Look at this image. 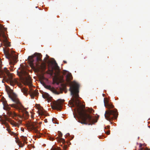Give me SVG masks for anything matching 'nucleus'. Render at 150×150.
Instances as JSON below:
<instances>
[{
    "instance_id": "f257e3e1",
    "label": "nucleus",
    "mask_w": 150,
    "mask_h": 150,
    "mask_svg": "<svg viewBox=\"0 0 150 150\" xmlns=\"http://www.w3.org/2000/svg\"><path fill=\"white\" fill-rule=\"evenodd\" d=\"M79 84L75 82H73L71 84L69 91L73 98L69 102L71 107L75 106L76 107L79 115V122L82 124L92 125L97 122V119H95L94 117L87 113L86 110L81 108V103L78 99L79 97Z\"/></svg>"
},
{
    "instance_id": "f03ea898",
    "label": "nucleus",
    "mask_w": 150,
    "mask_h": 150,
    "mask_svg": "<svg viewBox=\"0 0 150 150\" xmlns=\"http://www.w3.org/2000/svg\"><path fill=\"white\" fill-rule=\"evenodd\" d=\"M42 57L41 54L35 53L34 55L28 57L30 66L36 71H39L41 70L44 71L46 69L45 64L42 62L41 59Z\"/></svg>"
},
{
    "instance_id": "7ed1b4c3",
    "label": "nucleus",
    "mask_w": 150,
    "mask_h": 150,
    "mask_svg": "<svg viewBox=\"0 0 150 150\" xmlns=\"http://www.w3.org/2000/svg\"><path fill=\"white\" fill-rule=\"evenodd\" d=\"M6 91L9 97L11 98L13 101L15 103V104L11 105V107L18 110L20 112H22V115H21L20 116L21 118L24 119H28L29 117L28 112L26 110L25 108L23 106L17 98L15 97H13L11 96V94L12 93V90L10 89V90L8 91L7 89H6Z\"/></svg>"
},
{
    "instance_id": "20e7f679",
    "label": "nucleus",
    "mask_w": 150,
    "mask_h": 150,
    "mask_svg": "<svg viewBox=\"0 0 150 150\" xmlns=\"http://www.w3.org/2000/svg\"><path fill=\"white\" fill-rule=\"evenodd\" d=\"M2 77L6 82L12 86H14L16 84L18 83L17 79H13L12 74L6 67L4 68L3 70L0 69V78Z\"/></svg>"
},
{
    "instance_id": "39448f33",
    "label": "nucleus",
    "mask_w": 150,
    "mask_h": 150,
    "mask_svg": "<svg viewBox=\"0 0 150 150\" xmlns=\"http://www.w3.org/2000/svg\"><path fill=\"white\" fill-rule=\"evenodd\" d=\"M118 112L116 109L113 110H106L105 114V118L110 121L112 120L116 119L118 116Z\"/></svg>"
},
{
    "instance_id": "423d86ee",
    "label": "nucleus",
    "mask_w": 150,
    "mask_h": 150,
    "mask_svg": "<svg viewBox=\"0 0 150 150\" xmlns=\"http://www.w3.org/2000/svg\"><path fill=\"white\" fill-rule=\"evenodd\" d=\"M4 54L6 58L8 59L10 61V64L14 65L17 62L18 56L14 52L10 54L7 51H6L4 49H3Z\"/></svg>"
},
{
    "instance_id": "0eeeda50",
    "label": "nucleus",
    "mask_w": 150,
    "mask_h": 150,
    "mask_svg": "<svg viewBox=\"0 0 150 150\" xmlns=\"http://www.w3.org/2000/svg\"><path fill=\"white\" fill-rule=\"evenodd\" d=\"M22 92L23 93V94L27 96L28 95V92L30 95V96L32 99L34 98L35 96H36L39 94L38 90H33L31 88H30V91H28L27 88L23 87L21 89Z\"/></svg>"
},
{
    "instance_id": "6e6552de",
    "label": "nucleus",
    "mask_w": 150,
    "mask_h": 150,
    "mask_svg": "<svg viewBox=\"0 0 150 150\" xmlns=\"http://www.w3.org/2000/svg\"><path fill=\"white\" fill-rule=\"evenodd\" d=\"M1 101L3 105V108L4 109L8 110L7 114L9 116L12 117H14L16 115V114L14 112L10 111L9 110L11 108L8 106L7 103V101L4 98H2L1 99Z\"/></svg>"
},
{
    "instance_id": "1a4fd4ad",
    "label": "nucleus",
    "mask_w": 150,
    "mask_h": 150,
    "mask_svg": "<svg viewBox=\"0 0 150 150\" xmlns=\"http://www.w3.org/2000/svg\"><path fill=\"white\" fill-rule=\"evenodd\" d=\"M26 126L28 129L30 130H33L36 133H39V130L37 129L38 127L36 122H30L26 124Z\"/></svg>"
},
{
    "instance_id": "9d476101",
    "label": "nucleus",
    "mask_w": 150,
    "mask_h": 150,
    "mask_svg": "<svg viewBox=\"0 0 150 150\" xmlns=\"http://www.w3.org/2000/svg\"><path fill=\"white\" fill-rule=\"evenodd\" d=\"M64 101V100L59 99L57 101H54L53 102L52 105V108L53 109H57L60 110L62 107V105Z\"/></svg>"
},
{
    "instance_id": "9b49d317",
    "label": "nucleus",
    "mask_w": 150,
    "mask_h": 150,
    "mask_svg": "<svg viewBox=\"0 0 150 150\" xmlns=\"http://www.w3.org/2000/svg\"><path fill=\"white\" fill-rule=\"evenodd\" d=\"M5 119L6 121L10 122V123L13 126L16 127L18 126V123L15 122L14 121L11 120L9 119L6 116Z\"/></svg>"
},
{
    "instance_id": "f8f14e48",
    "label": "nucleus",
    "mask_w": 150,
    "mask_h": 150,
    "mask_svg": "<svg viewBox=\"0 0 150 150\" xmlns=\"http://www.w3.org/2000/svg\"><path fill=\"white\" fill-rule=\"evenodd\" d=\"M104 105L107 108L110 109H112L114 107V105H112L109 104L108 102L107 101L105 103V99H104Z\"/></svg>"
},
{
    "instance_id": "ddd939ff",
    "label": "nucleus",
    "mask_w": 150,
    "mask_h": 150,
    "mask_svg": "<svg viewBox=\"0 0 150 150\" xmlns=\"http://www.w3.org/2000/svg\"><path fill=\"white\" fill-rule=\"evenodd\" d=\"M52 64L54 65V69L57 71L59 72L58 73H59L60 72L59 68L55 60H54V61L52 62Z\"/></svg>"
},
{
    "instance_id": "4468645a",
    "label": "nucleus",
    "mask_w": 150,
    "mask_h": 150,
    "mask_svg": "<svg viewBox=\"0 0 150 150\" xmlns=\"http://www.w3.org/2000/svg\"><path fill=\"white\" fill-rule=\"evenodd\" d=\"M66 79L68 81H70L72 79V76L71 74H68L66 76Z\"/></svg>"
},
{
    "instance_id": "2eb2a0df",
    "label": "nucleus",
    "mask_w": 150,
    "mask_h": 150,
    "mask_svg": "<svg viewBox=\"0 0 150 150\" xmlns=\"http://www.w3.org/2000/svg\"><path fill=\"white\" fill-rule=\"evenodd\" d=\"M25 84L26 85L29 86V87H31L32 86L31 80L30 79L26 80L25 82Z\"/></svg>"
},
{
    "instance_id": "dca6fc26",
    "label": "nucleus",
    "mask_w": 150,
    "mask_h": 150,
    "mask_svg": "<svg viewBox=\"0 0 150 150\" xmlns=\"http://www.w3.org/2000/svg\"><path fill=\"white\" fill-rule=\"evenodd\" d=\"M57 139L58 141L62 142L63 144H64L65 143V141L64 139L63 138H60L58 137L57 138Z\"/></svg>"
},
{
    "instance_id": "f3484780",
    "label": "nucleus",
    "mask_w": 150,
    "mask_h": 150,
    "mask_svg": "<svg viewBox=\"0 0 150 150\" xmlns=\"http://www.w3.org/2000/svg\"><path fill=\"white\" fill-rule=\"evenodd\" d=\"M47 73L50 75L51 76L53 75L54 73L53 69H49L48 71H47Z\"/></svg>"
},
{
    "instance_id": "a211bd4d",
    "label": "nucleus",
    "mask_w": 150,
    "mask_h": 150,
    "mask_svg": "<svg viewBox=\"0 0 150 150\" xmlns=\"http://www.w3.org/2000/svg\"><path fill=\"white\" fill-rule=\"evenodd\" d=\"M8 133L11 135L15 136V139H17V138H18V137H17V135L14 132H12L10 130Z\"/></svg>"
},
{
    "instance_id": "6ab92c4d",
    "label": "nucleus",
    "mask_w": 150,
    "mask_h": 150,
    "mask_svg": "<svg viewBox=\"0 0 150 150\" xmlns=\"http://www.w3.org/2000/svg\"><path fill=\"white\" fill-rule=\"evenodd\" d=\"M16 142H18V144H19V146L20 147H22L24 145V143H22L19 140L17 141Z\"/></svg>"
},
{
    "instance_id": "aec40b11",
    "label": "nucleus",
    "mask_w": 150,
    "mask_h": 150,
    "mask_svg": "<svg viewBox=\"0 0 150 150\" xmlns=\"http://www.w3.org/2000/svg\"><path fill=\"white\" fill-rule=\"evenodd\" d=\"M21 138L24 141V142H26L27 140V137H26L24 136H22L21 137Z\"/></svg>"
},
{
    "instance_id": "412c9836",
    "label": "nucleus",
    "mask_w": 150,
    "mask_h": 150,
    "mask_svg": "<svg viewBox=\"0 0 150 150\" xmlns=\"http://www.w3.org/2000/svg\"><path fill=\"white\" fill-rule=\"evenodd\" d=\"M41 108H42L43 109V108L42 107L40 108L39 109V110L40 111V112L39 113V114H40L42 115H43L44 114V112H43V110Z\"/></svg>"
},
{
    "instance_id": "4be33fe9",
    "label": "nucleus",
    "mask_w": 150,
    "mask_h": 150,
    "mask_svg": "<svg viewBox=\"0 0 150 150\" xmlns=\"http://www.w3.org/2000/svg\"><path fill=\"white\" fill-rule=\"evenodd\" d=\"M46 88L51 91H53L54 90V88L51 87L50 86H47Z\"/></svg>"
},
{
    "instance_id": "5701e85b",
    "label": "nucleus",
    "mask_w": 150,
    "mask_h": 150,
    "mask_svg": "<svg viewBox=\"0 0 150 150\" xmlns=\"http://www.w3.org/2000/svg\"><path fill=\"white\" fill-rule=\"evenodd\" d=\"M4 123L6 127L7 128H9V125H8V124L6 122H4Z\"/></svg>"
},
{
    "instance_id": "b1692460",
    "label": "nucleus",
    "mask_w": 150,
    "mask_h": 150,
    "mask_svg": "<svg viewBox=\"0 0 150 150\" xmlns=\"http://www.w3.org/2000/svg\"><path fill=\"white\" fill-rule=\"evenodd\" d=\"M58 134L59 136V137H62V133L60 131H58Z\"/></svg>"
},
{
    "instance_id": "393cba45",
    "label": "nucleus",
    "mask_w": 150,
    "mask_h": 150,
    "mask_svg": "<svg viewBox=\"0 0 150 150\" xmlns=\"http://www.w3.org/2000/svg\"><path fill=\"white\" fill-rule=\"evenodd\" d=\"M4 28L3 26L1 25V24H0V30H3V28ZM1 35V34L0 33V36Z\"/></svg>"
},
{
    "instance_id": "a878e982",
    "label": "nucleus",
    "mask_w": 150,
    "mask_h": 150,
    "mask_svg": "<svg viewBox=\"0 0 150 150\" xmlns=\"http://www.w3.org/2000/svg\"><path fill=\"white\" fill-rule=\"evenodd\" d=\"M93 111V109H89L88 110V111L90 113H92V112Z\"/></svg>"
},
{
    "instance_id": "bb28decb",
    "label": "nucleus",
    "mask_w": 150,
    "mask_h": 150,
    "mask_svg": "<svg viewBox=\"0 0 150 150\" xmlns=\"http://www.w3.org/2000/svg\"><path fill=\"white\" fill-rule=\"evenodd\" d=\"M57 79L53 78V82L54 83H57Z\"/></svg>"
},
{
    "instance_id": "cd10ccee",
    "label": "nucleus",
    "mask_w": 150,
    "mask_h": 150,
    "mask_svg": "<svg viewBox=\"0 0 150 150\" xmlns=\"http://www.w3.org/2000/svg\"><path fill=\"white\" fill-rule=\"evenodd\" d=\"M67 147V145H64L63 147V149H64V150H66V149Z\"/></svg>"
},
{
    "instance_id": "c85d7f7f",
    "label": "nucleus",
    "mask_w": 150,
    "mask_h": 150,
    "mask_svg": "<svg viewBox=\"0 0 150 150\" xmlns=\"http://www.w3.org/2000/svg\"><path fill=\"white\" fill-rule=\"evenodd\" d=\"M2 36L4 38H6V37L5 35V33H3L2 34Z\"/></svg>"
},
{
    "instance_id": "c756f323",
    "label": "nucleus",
    "mask_w": 150,
    "mask_h": 150,
    "mask_svg": "<svg viewBox=\"0 0 150 150\" xmlns=\"http://www.w3.org/2000/svg\"><path fill=\"white\" fill-rule=\"evenodd\" d=\"M142 146V144H140L139 146V147L140 148L139 149V150H143V149L142 148H141V147Z\"/></svg>"
},
{
    "instance_id": "7c9ffc66",
    "label": "nucleus",
    "mask_w": 150,
    "mask_h": 150,
    "mask_svg": "<svg viewBox=\"0 0 150 150\" xmlns=\"http://www.w3.org/2000/svg\"><path fill=\"white\" fill-rule=\"evenodd\" d=\"M52 150H61V149L60 148L57 147L56 149H52Z\"/></svg>"
},
{
    "instance_id": "2f4dec72",
    "label": "nucleus",
    "mask_w": 150,
    "mask_h": 150,
    "mask_svg": "<svg viewBox=\"0 0 150 150\" xmlns=\"http://www.w3.org/2000/svg\"><path fill=\"white\" fill-rule=\"evenodd\" d=\"M6 43H7L6 45L8 46H10V42H7Z\"/></svg>"
},
{
    "instance_id": "473e14b6",
    "label": "nucleus",
    "mask_w": 150,
    "mask_h": 150,
    "mask_svg": "<svg viewBox=\"0 0 150 150\" xmlns=\"http://www.w3.org/2000/svg\"><path fill=\"white\" fill-rule=\"evenodd\" d=\"M106 133L108 134V135H109L110 134V131L109 130L107 132H106Z\"/></svg>"
},
{
    "instance_id": "72a5a7b5",
    "label": "nucleus",
    "mask_w": 150,
    "mask_h": 150,
    "mask_svg": "<svg viewBox=\"0 0 150 150\" xmlns=\"http://www.w3.org/2000/svg\"><path fill=\"white\" fill-rule=\"evenodd\" d=\"M8 128H7L6 129V130L8 131V132L9 133L11 130L9 129Z\"/></svg>"
},
{
    "instance_id": "f704fd0d",
    "label": "nucleus",
    "mask_w": 150,
    "mask_h": 150,
    "mask_svg": "<svg viewBox=\"0 0 150 150\" xmlns=\"http://www.w3.org/2000/svg\"><path fill=\"white\" fill-rule=\"evenodd\" d=\"M21 130L22 132H24V129L23 127H21Z\"/></svg>"
},
{
    "instance_id": "c9c22d12",
    "label": "nucleus",
    "mask_w": 150,
    "mask_h": 150,
    "mask_svg": "<svg viewBox=\"0 0 150 150\" xmlns=\"http://www.w3.org/2000/svg\"><path fill=\"white\" fill-rule=\"evenodd\" d=\"M55 93L57 94H59V93L57 91H55Z\"/></svg>"
},
{
    "instance_id": "e433bc0d",
    "label": "nucleus",
    "mask_w": 150,
    "mask_h": 150,
    "mask_svg": "<svg viewBox=\"0 0 150 150\" xmlns=\"http://www.w3.org/2000/svg\"><path fill=\"white\" fill-rule=\"evenodd\" d=\"M1 60H0V68H1Z\"/></svg>"
},
{
    "instance_id": "4c0bfd02",
    "label": "nucleus",
    "mask_w": 150,
    "mask_h": 150,
    "mask_svg": "<svg viewBox=\"0 0 150 150\" xmlns=\"http://www.w3.org/2000/svg\"><path fill=\"white\" fill-rule=\"evenodd\" d=\"M63 62H64V63H65V64H66L67 63V62L66 61H63Z\"/></svg>"
},
{
    "instance_id": "58836bf2",
    "label": "nucleus",
    "mask_w": 150,
    "mask_h": 150,
    "mask_svg": "<svg viewBox=\"0 0 150 150\" xmlns=\"http://www.w3.org/2000/svg\"><path fill=\"white\" fill-rule=\"evenodd\" d=\"M44 121H45V122H47V119H45V120Z\"/></svg>"
},
{
    "instance_id": "ea45409f",
    "label": "nucleus",
    "mask_w": 150,
    "mask_h": 150,
    "mask_svg": "<svg viewBox=\"0 0 150 150\" xmlns=\"http://www.w3.org/2000/svg\"><path fill=\"white\" fill-rule=\"evenodd\" d=\"M69 135V133H67V134H66V136H68V135Z\"/></svg>"
},
{
    "instance_id": "a19ab883",
    "label": "nucleus",
    "mask_w": 150,
    "mask_h": 150,
    "mask_svg": "<svg viewBox=\"0 0 150 150\" xmlns=\"http://www.w3.org/2000/svg\"><path fill=\"white\" fill-rule=\"evenodd\" d=\"M107 127L108 129H109L110 128V126H107Z\"/></svg>"
},
{
    "instance_id": "79ce46f5",
    "label": "nucleus",
    "mask_w": 150,
    "mask_h": 150,
    "mask_svg": "<svg viewBox=\"0 0 150 150\" xmlns=\"http://www.w3.org/2000/svg\"><path fill=\"white\" fill-rule=\"evenodd\" d=\"M46 56L48 58L49 57V56L47 54L46 55Z\"/></svg>"
},
{
    "instance_id": "37998d69",
    "label": "nucleus",
    "mask_w": 150,
    "mask_h": 150,
    "mask_svg": "<svg viewBox=\"0 0 150 150\" xmlns=\"http://www.w3.org/2000/svg\"><path fill=\"white\" fill-rule=\"evenodd\" d=\"M31 118H33V116L31 115Z\"/></svg>"
},
{
    "instance_id": "c03bdc74",
    "label": "nucleus",
    "mask_w": 150,
    "mask_h": 150,
    "mask_svg": "<svg viewBox=\"0 0 150 150\" xmlns=\"http://www.w3.org/2000/svg\"><path fill=\"white\" fill-rule=\"evenodd\" d=\"M21 122H22V121L21 120H20V123H21Z\"/></svg>"
},
{
    "instance_id": "a18cd8bd",
    "label": "nucleus",
    "mask_w": 150,
    "mask_h": 150,
    "mask_svg": "<svg viewBox=\"0 0 150 150\" xmlns=\"http://www.w3.org/2000/svg\"><path fill=\"white\" fill-rule=\"evenodd\" d=\"M42 96H43V98H45V97L43 95H42Z\"/></svg>"
},
{
    "instance_id": "49530a36",
    "label": "nucleus",
    "mask_w": 150,
    "mask_h": 150,
    "mask_svg": "<svg viewBox=\"0 0 150 150\" xmlns=\"http://www.w3.org/2000/svg\"><path fill=\"white\" fill-rule=\"evenodd\" d=\"M73 137H72V138L71 139H73Z\"/></svg>"
}]
</instances>
